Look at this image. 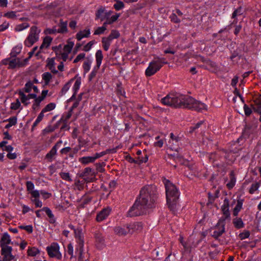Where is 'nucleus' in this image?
I'll return each mask as SVG.
<instances>
[{
	"label": "nucleus",
	"instance_id": "nucleus-2",
	"mask_svg": "<svg viewBox=\"0 0 261 261\" xmlns=\"http://www.w3.org/2000/svg\"><path fill=\"white\" fill-rule=\"evenodd\" d=\"M135 202H138L137 208L138 210H141L142 215L146 213L147 209L151 207L154 202V199L151 196L150 188H142L139 198Z\"/></svg>",
	"mask_w": 261,
	"mask_h": 261
},
{
	"label": "nucleus",
	"instance_id": "nucleus-36",
	"mask_svg": "<svg viewBox=\"0 0 261 261\" xmlns=\"http://www.w3.org/2000/svg\"><path fill=\"white\" fill-rule=\"evenodd\" d=\"M17 119L16 117H12L6 120L4 122L8 121L9 123L5 126L6 128H9L11 126L15 125L17 123Z\"/></svg>",
	"mask_w": 261,
	"mask_h": 261
},
{
	"label": "nucleus",
	"instance_id": "nucleus-23",
	"mask_svg": "<svg viewBox=\"0 0 261 261\" xmlns=\"http://www.w3.org/2000/svg\"><path fill=\"white\" fill-rule=\"evenodd\" d=\"M112 13H113V11L111 10H110L108 11L106 10L105 15L103 16V18L104 17V20L106 19V21H108L109 20L111 21V19H112V18H114V19H115V20H114L113 21V23L115 22L118 19V18L120 17V13H116L115 15L111 16V15H112Z\"/></svg>",
	"mask_w": 261,
	"mask_h": 261
},
{
	"label": "nucleus",
	"instance_id": "nucleus-37",
	"mask_svg": "<svg viewBox=\"0 0 261 261\" xmlns=\"http://www.w3.org/2000/svg\"><path fill=\"white\" fill-rule=\"evenodd\" d=\"M112 40L108 37H103L102 39V43L103 49L107 51L109 50Z\"/></svg>",
	"mask_w": 261,
	"mask_h": 261
},
{
	"label": "nucleus",
	"instance_id": "nucleus-59",
	"mask_svg": "<svg viewBox=\"0 0 261 261\" xmlns=\"http://www.w3.org/2000/svg\"><path fill=\"white\" fill-rule=\"evenodd\" d=\"M250 236V232L248 231H245L243 232L240 233L239 237L241 240H244L245 239H247Z\"/></svg>",
	"mask_w": 261,
	"mask_h": 261
},
{
	"label": "nucleus",
	"instance_id": "nucleus-31",
	"mask_svg": "<svg viewBox=\"0 0 261 261\" xmlns=\"http://www.w3.org/2000/svg\"><path fill=\"white\" fill-rule=\"evenodd\" d=\"M177 201V200L168 201L167 200V203L169 209L173 213L176 212L178 208V204Z\"/></svg>",
	"mask_w": 261,
	"mask_h": 261
},
{
	"label": "nucleus",
	"instance_id": "nucleus-48",
	"mask_svg": "<svg viewBox=\"0 0 261 261\" xmlns=\"http://www.w3.org/2000/svg\"><path fill=\"white\" fill-rule=\"evenodd\" d=\"M116 3L114 5V8L117 11L120 10L124 7L123 3L119 0H115Z\"/></svg>",
	"mask_w": 261,
	"mask_h": 261
},
{
	"label": "nucleus",
	"instance_id": "nucleus-18",
	"mask_svg": "<svg viewBox=\"0 0 261 261\" xmlns=\"http://www.w3.org/2000/svg\"><path fill=\"white\" fill-rule=\"evenodd\" d=\"M114 18H112L111 20H109L108 21H105L102 26L98 27L96 29L94 32V35H99L100 34H102L105 33V31L107 30V25L108 24H111L113 23V21L115 20Z\"/></svg>",
	"mask_w": 261,
	"mask_h": 261
},
{
	"label": "nucleus",
	"instance_id": "nucleus-17",
	"mask_svg": "<svg viewBox=\"0 0 261 261\" xmlns=\"http://www.w3.org/2000/svg\"><path fill=\"white\" fill-rule=\"evenodd\" d=\"M53 39L50 36H46L43 41V42L39 48V51L36 53V56H38L40 53L43 52L44 49L47 48L50 45Z\"/></svg>",
	"mask_w": 261,
	"mask_h": 261
},
{
	"label": "nucleus",
	"instance_id": "nucleus-43",
	"mask_svg": "<svg viewBox=\"0 0 261 261\" xmlns=\"http://www.w3.org/2000/svg\"><path fill=\"white\" fill-rule=\"evenodd\" d=\"M30 27V24L28 22H24L19 24L17 25L15 28V31L16 32L22 31Z\"/></svg>",
	"mask_w": 261,
	"mask_h": 261
},
{
	"label": "nucleus",
	"instance_id": "nucleus-39",
	"mask_svg": "<svg viewBox=\"0 0 261 261\" xmlns=\"http://www.w3.org/2000/svg\"><path fill=\"white\" fill-rule=\"evenodd\" d=\"M33 86L34 84L33 82L31 81H29L25 84L24 87L22 90H23L25 93H30L32 91Z\"/></svg>",
	"mask_w": 261,
	"mask_h": 261
},
{
	"label": "nucleus",
	"instance_id": "nucleus-20",
	"mask_svg": "<svg viewBox=\"0 0 261 261\" xmlns=\"http://www.w3.org/2000/svg\"><path fill=\"white\" fill-rule=\"evenodd\" d=\"M111 209L109 207L103 209L99 212L96 217V220L98 222H101L106 219L110 215Z\"/></svg>",
	"mask_w": 261,
	"mask_h": 261
},
{
	"label": "nucleus",
	"instance_id": "nucleus-44",
	"mask_svg": "<svg viewBox=\"0 0 261 261\" xmlns=\"http://www.w3.org/2000/svg\"><path fill=\"white\" fill-rule=\"evenodd\" d=\"M148 160V156L146 154L138 156L136 159L137 164L140 165L143 163H146Z\"/></svg>",
	"mask_w": 261,
	"mask_h": 261
},
{
	"label": "nucleus",
	"instance_id": "nucleus-41",
	"mask_svg": "<svg viewBox=\"0 0 261 261\" xmlns=\"http://www.w3.org/2000/svg\"><path fill=\"white\" fill-rule=\"evenodd\" d=\"M40 253V250L36 247L29 248L28 255L30 256H35Z\"/></svg>",
	"mask_w": 261,
	"mask_h": 261
},
{
	"label": "nucleus",
	"instance_id": "nucleus-40",
	"mask_svg": "<svg viewBox=\"0 0 261 261\" xmlns=\"http://www.w3.org/2000/svg\"><path fill=\"white\" fill-rule=\"evenodd\" d=\"M41 211H44L48 217L50 219V222L54 223L55 222L54 215L52 213L51 211L47 207H44Z\"/></svg>",
	"mask_w": 261,
	"mask_h": 261
},
{
	"label": "nucleus",
	"instance_id": "nucleus-32",
	"mask_svg": "<svg viewBox=\"0 0 261 261\" xmlns=\"http://www.w3.org/2000/svg\"><path fill=\"white\" fill-rule=\"evenodd\" d=\"M253 109L254 112L261 114V96L254 100Z\"/></svg>",
	"mask_w": 261,
	"mask_h": 261
},
{
	"label": "nucleus",
	"instance_id": "nucleus-24",
	"mask_svg": "<svg viewBox=\"0 0 261 261\" xmlns=\"http://www.w3.org/2000/svg\"><path fill=\"white\" fill-rule=\"evenodd\" d=\"M138 202H135L128 211V215L130 217H135L142 215L141 210H138L137 208Z\"/></svg>",
	"mask_w": 261,
	"mask_h": 261
},
{
	"label": "nucleus",
	"instance_id": "nucleus-7",
	"mask_svg": "<svg viewBox=\"0 0 261 261\" xmlns=\"http://www.w3.org/2000/svg\"><path fill=\"white\" fill-rule=\"evenodd\" d=\"M103 55L101 50H98L95 54L96 65L93 67L89 75V80L92 81L96 75L102 63Z\"/></svg>",
	"mask_w": 261,
	"mask_h": 261
},
{
	"label": "nucleus",
	"instance_id": "nucleus-52",
	"mask_svg": "<svg viewBox=\"0 0 261 261\" xmlns=\"http://www.w3.org/2000/svg\"><path fill=\"white\" fill-rule=\"evenodd\" d=\"M52 75L49 72H45L42 74V79L46 83H48Z\"/></svg>",
	"mask_w": 261,
	"mask_h": 261
},
{
	"label": "nucleus",
	"instance_id": "nucleus-10",
	"mask_svg": "<svg viewBox=\"0 0 261 261\" xmlns=\"http://www.w3.org/2000/svg\"><path fill=\"white\" fill-rule=\"evenodd\" d=\"M2 63L5 65H8V68L9 69L19 67L23 65L19 58L11 56L9 58L3 59L2 61Z\"/></svg>",
	"mask_w": 261,
	"mask_h": 261
},
{
	"label": "nucleus",
	"instance_id": "nucleus-14",
	"mask_svg": "<svg viewBox=\"0 0 261 261\" xmlns=\"http://www.w3.org/2000/svg\"><path fill=\"white\" fill-rule=\"evenodd\" d=\"M1 248L3 261H11L14 259V256L12 254V248L11 246Z\"/></svg>",
	"mask_w": 261,
	"mask_h": 261
},
{
	"label": "nucleus",
	"instance_id": "nucleus-51",
	"mask_svg": "<svg viewBox=\"0 0 261 261\" xmlns=\"http://www.w3.org/2000/svg\"><path fill=\"white\" fill-rule=\"evenodd\" d=\"M60 175L61 176V177L65 180H66V181H72V179L70 176V174L69 173H67V172H61L60 173Z\"/></svg>",
	"mask_w": 261,
	"mask_h": 261
},
{
	"label": "nucleus",
	"instance_id": "nucleus-33",
	"mask_svg": "<svg viewBox=\"0 0 261 261\" xmlns=\"http://www.w3.org/2000/svg\"><path fill=\"white\" fill-rule=\"evenodd\" d=\"M106 12V9L105 7H100L98 8L95 13V19H99L101 21L104 20V17L103 18L105 13Z\"/></svg>",
	"mask_w": 261,
	"mask_h": 261
},
{
	"label": "nucleus",
	"instance_id": "nucleus-6",
	"mask_svg": "<svg viewBox=\"0 0 261 261\" xmlns=\"http://www.w3.org/2000/svg\"><path fill=\"white\" fill-rule=\"evenodd\" d=\"M40 32L41 30L37 27H32L29 34L24 41V45L28 47L32 46L35 42L38 41Z\"/></svg>",
	"mask_w": 261,
	"mask_h": 261
},
{
	"label": "nucleus",
	"instance_id": "nucleus-22",
	"mask_svg": "<svg viewBox=\"0 0 261 261\" xmlns=\"http://www.w3.org/2000/svg\"><path fill=\"white\" fill-rule=\"evenodd\" d=\"M93 62V59L91 57H87L83 64L84 73H87L90 70Z\"/></svg>",
	"mask_w": 261,
	"mask_h": 261
},
{
	"label": "nucleus",
	"instance_id": "nucleus-53",
	"mask_svg": "<svg viewBox=\"0 0 261 261\" xmlns=\"http://www.w3.org/2000/svg\"><path fill=\"white\" fill-rule=\"evenodd\" d=\"M95 41H91L89 42H88L86 45H85L83 50L85 51H89L92 48L93 45L94 44Z\"/></svg>",
	"mask_w": 261,
	"mask_h": 261
},
{
	"label": "nucleus",
	"instance_id": "nucleus-13",
	"mask_svg": "<svg viewBox=\"0 0 261 261\" xmlns=\"http://www.w3.org/2000/svg\"><path fill=\"white\" fill-rule=\"evenodd\" d=\"M225 223L222 219H219L217 225L215 227V230L213 232V236L215 238H218L221 236L225 231Z\"/></svg>",
	"mask_w": 261,
	"mask_h": 261
},
{
	"label": "nucleus",
	"instance_id": "nucleus-64",
	"mask_svg": "<svg viewBox=\"0 0 261 261\" xmlns=\"http://www.w3.org/2000/svg\"><path fill=\"white\" fill-rule=\"evenodd\" d=\"M244 110L245 114L246 116H249L252 113V110L250 108L247 106L246 105L244 106Z\"/></svg>",
	"mask_w": 261,
	"mask_h": 261
},
{
	"label": "nucleus",
	"instance_id": "nucleus-21",
	"mask_svg": "<svg viewBox=\"0 0 261 261\" xmlns=\"http://www.w3.org/2000/svg\"><path fill=\"white\" fill-rule=\"evenodd\" d=\"M115 233L118 236H125L129 233L128 225L116 226L114 229Z\"/></svg>",
	"mask_w": 261,
	"mask_h": 261
},
{
	"label": "nucleus",
	"instance_id": "nucleus-11",
	"mask_svg": "<svg viewBox=\"0 0 261 261\" xmlns=\"http://www.w3.org/2000/svg\"><path fill=\"white\" fill-rule=\"evenodd\" d=\"M23 90H19L18 92L19 99L21 103L24 106H28L31 103L30 100L32 97H35V94L28 93L26 94Z\"/></svg>",
	"mask_w": 261,
	"mask_h": 261
},
{
	"label": "nucleus",
	"instance_id": "nucleus-47",
	"mask_svg": "<svg viewBox=\"0 0 261 261\" xmlns=\"http://www.w3.org/2000/svg\"><path fill=\"white\" fill-rule=\"evenodd\" d=\"M120 36V33L116 30H113L109 36L108 37L112 41L114 39H117Z\"/></svg>",
	"mask_w": 261,
	"mask_h": 261
},
{
	"label": "nucleus",
	"instance_id": "nucleus-35",
	"mask_svg": "<svg viewBox=\"0 0 261 261\" xmlns=\"http://www.w3.org/2000/svg\"><path fill=\"white\" fill-rule=\"evenodd\" d=\"M21 103L19 99L17 98L15 101L11 103L10 109L12 110H17L18 109L21 110L23 108Z\"/></svg>",
	"mask_w": 261,
	"mask_h": 261
},
{
	"label": "nucleus",
	"instance_id": "nucleus-57",
	"mask_svg": "<svg viewBox=\"0 0 261 261\" xmlns=\"http://www.w3.org/2000/svg\"><path fill=\"white\" fill-rule=\"evenodd\" d=\"M86 54L85 53H81L79 54L73 61V63H76L85 58Z\"/></svg>",
	"mask_w": 261,
	"mask_h": 261
},
{
	"label": "nucleus",
	"instance_id": "nucleus-26",
	"mask_svg": "<svg viewBox=\"0 0 261 261\" xmlns=\"http://www.w3.org/2000/svg\"><path fill=\"white\" fill-rule=\"evenodd\" d=\"M90 30L89 28L81 31L78 32L76 35V38L77 40L80 41L84 38H87L90 35Z\"/></svg>",
	"mask_w": 261,
	"mask_h": 261
},
{
	"label": "nucleus",
	"instance_id": "nucleus-55",
	"mask_svg": "<svg viewBox=\"0 0 261 261\" xmlns=\"http://www.w3.org/2000/svg\"><path fill=\"white\" fill-rule=\"evenodd\" d=\"M26 186L27 190L30 192V193H31V191L34 190L35 186L31 181H28L26 182Z\"/></svg>",
	"mask_w": 261,
	"mask_h": 261
},
{
	"label": "nucleus",
	"instance_id": "nucleus-49",
	"mask_svg": "<svg viewBox=\"0 0 261 261\" xmlns=\"http://www.w3.org/2000/svg\"><path fill=\"white\" fill-rule=\"evenodd\" d=\"M259 187L260 184L257 182L252 184L249 189V193L251 194L254 193L258 189Z\"/></svg>",
	"mask_w": 261,
	"mask_h": 261
},
{
	"label": "nucleus",
	"instance_id": "nucleus-8",
	"mask_svg": "<svg viewBox=\"0 0 261 261\" xmlns=\"http://www.w3.org/2000/svg\"><path fill=\"white\" fill-rule=\"evenodd\" d=\"M163 66L161 59L154 60L151 62L145 71L147 76H150L159 71Z\"/></svg>",
	"mask_w": 261,
	"mask_h": 261
},
{
	"label": "nucleus",
	"instance_id": "nucleus-3",
	"mask_svg": "<svg viewBox=\"0 0 261 261\" xmlns=\"http://www.w3.org/2000/svg\"><path fill=\"white\" fill-rule=\"evenodd\" d=\"M74 238L76 243V252H79V261H83L82 258L84 246V235L81 228H77L75 230Z\"/></svg>",
	"mask_w": 261,
	"mask_h": 261
},
{
	"label": "nucleus",
	"instance_id": "nucleus-16",
	"mask_svg": "<svg viewBox=\"0 0 261 261\" xmlns=\"http://www.w3.org/2000/svg\"><path fill=\"white\" fill-rule=\"evenodd\" d=\"M127 225L129 233L139 232L143 229V224L140 222H134Z\"/></svg>",
	"mask_w": 261,
	"mask_h": 261
},
{
	"label": "nucleus",
	"instance_id": "nucleus-9",
	"mask_svg": "<svg viewBox=\"0 0 261 261\" xmlns=\"http://www.w3.org/2000/svg\"><path fill=\"white\" fill-rule=\"evenodd\" d=\"M46 251L49 257L61 259L62 257V253L60 251V246L56 242L52 243L50 246L46 248Z\"/></svg>",
	"mask_w": 261,
	"mask_h": 261
},
{
	"label": "nucleus",
	"instance_id": "nucleus-30",
	"mask_svg": "<svg viewBox=\"0 0 261 261\" xmlns=\"http://www.w3.org/2000/svg\"><path fill=\"white\" fill-rule=\"evenodd\" d=\"M244 200L239 199L237 200V204L233 209V215L237 216L239 212L241 210L243 204Z\"/></svg>",
	"mask_w": 261,
	"mask_h": 261
},
{
	"label": "nucleus",
	"instance_id": "nucleus-58",
	"mask_svg": "<svg viewBox=\"0 0 261 261\" xmlns=\"http://www.w3.org/2000/svg\"><path fill=\"white\" fill-rule=\"evenodd\" d=\"M73 246L71 243H69L67 246L68 253L71 256V258L73 257Z\"/></svg>",
	"mask_w": 261,
	"mask_h": 261
},
{
	"label": "nucleus",
	"instance_id": "nucleus-27",
	"mask_svg": "<svg viewBox=\"0 0 261 261\" xmlns=\"http://www.w3.org/2000/svg\"><path fill=\"white\" fill-rule=\"evenodd\" d=\"M81 84V78L80 77L76 79L74 85L72 87V90L74 91V93L72 95V96L68 99V101H70L73 99V98H75V94L76 92L79 90L80 89V86Z\"/></svg>",
	"mask_w": 261,
	"mask_h": 261
},
{
	"label": "nucleus",
	"instance_id": "nucleus-15",
	"mask_svg": "<svg viewBox=\"0 0 261 261\" xmlns=\"http://www.w3.org/2000/svg\"><path fill=\"white\" fill-rule=\"evenodd\" d=\"M62 143V141L61 140L59 141L57 143L52 147L51 150L48 152L45 158L50 162H51L56 154H57V151L58 148L60 147V146Z\"/></svg>",
	"mask_w": 261,
	"mask_h": 261
},
{
	"label": "nucleus",
	"instance_id": "nucleus-62",
	"mask_svg": "<svg viewBox=\"0 0 261 261\" xmlns=\"http://www.w3.org/2000/svg\"><path fill=\"white\" fill-rule=\"evenodd\" d=\"M9 26V23L7 21H5L3 23L0 25V32H3L7 30Z\"/></svg>",
	"mask_w": 261,
	"mask_h": 261
},
{
	"label": "nucleus",
	"instance_id": "nucleus-63",
	"mask_svg": "<svg viewBox=\"0 0 261 261\" xmlns=\"http://www.w3.org/2000/svg\"><path fill=\"white\" fill-rule=\"evenodd\" d=\"M107 153V152L106 151H102L99 153H96L94 155H93V158H94V160L95 161L96 159L100 158L103 155H106Z\"/></svg>",
	"mask_w": 261,
	"mask_h": 261
},
{
	"label": "nucleus",
	"instance_id": "nucleus-45",
	"mask_svg": "<svg viewBox=\"0 0 261 261\" xmlns=\"http://www.w3.org/2000/svg\"><path fill=\"white\" fill-rule=\"evenodd\" d=\"M56 107V105L55 103L50 102L47 104L42 110L43 112L45 113L46 112H49L52 110H54Z\"/></svg>",
	"mask_w": 261,
	"mask_h": 261
},
{
	"label": "nucleus",
	"instance_id": "nucleus-60",
	"mask_svg": "<svg viewBox=\"0 0 261 261\" xmlns=\"http://www.w3.org/2000/svg\"><path fill=\"white\" fill-rule=\"evenodd\" d=\"M170 18L171 21L174 23H178L180 22V20L177 17L175 14H172L170 16Z\"/></svg>",
	"mask_w": 261,
	"mask_h": 261
},
{
	"label": "nucleus",
	"instance_id": "nucleus-38",
	"mask_svg": "<svg viewBox=\"0 0 261 261\" xmlns=\"http://www.w3.org/2000/svg\"><path fill=\"white\" fill-rule=\"evenodd\" d=\"M233 224L236 228L239 229L244 226V223L241 218H236L233 219Z\"/></svg>",
	"mask_w": 261,
	"mask_h": 261
},
{
	"label": "nucleus",
	"instance_id": "nucleus-25",
	"mask_svg": "<svg viewBox=\"0 0 261 261\" xmlns=\"http://www.w3.org/2000/svg\"><path fill=\"white\" fill-rule=\"evenodd\" d=\"M236 183V177L233 171H231L229 173V180L226 184V187L228 189H232Z\"/></svg>",
	"mask_w": 261,
	"mask_h": 261
},
{
	"label": "nucleus",
	"instance_id": "nucleus-54",
	"mask_svg": "<svg viewBox=\"0 0 261 261\" xmlns=\"http://www.w3.org/2000/svg\"><path fill=\"white\" fill-rule=\"evenodd\" d=\"M4 16L8 18L13 19L16 17V12L14 11L8 12L4 14Z\"/></svg>",
	"mask_w": 261,
	"mask_h": 261
},
{
	"label": "nucleus",
	"instance_id": "nucleus-1",
	"mask_svg": "<svg viewBox=\"0 0 261 261\" xmlns=\"http://www.w3.org/2000/svg\"><path fill=\"white\" fill-rule=\"evenodd\" d=\"M163 104L174 108H188L197 111L207 110V106L193 97L178 93H171L162 98Z\"/></svg>",
	"mask_w": 261,
	"mask_h": 261
},
{
	"label": "nucleus",
	"instance_id": "nucleus-12",
	"mask_svg": "<svg viewBox=\"0 0 261 261\" xmlns=\"http://www.w3.org/2000/svg\"><path fill=\"white\" fill-rule=\"evenodd\" d=\"M229 200L228 199L225 198L223 204L221 206V211L223 213V216L220 219H222L225 222L227 219L230 220V212L229 210Z\"/></svg>",
	"mask_w": 261,
	"mask_h": 261
},
{
	"label": "nucleus",
	"instance_id": "nucleus-5",
	"mask_svg": "<svg viewBox=\"0 0 261 261\" xmlns=\"http://www.w3.org/2000/svg\"><path fill=\"white\" fill-rule=\"evenodd\" d=\"M74 42L71 39H68L67 44L64 46L63 49H58L56 51V56L60 59L66 61L68 59L69 54L71 53Z\"/></svg>",
	"mask_w": 261,
	"mask_h": 261
},
{
	"label": "nucleus",
	"instance_id": "nucleus-29",
	"mask_svg": "<svg viewBox=\"0 0 261 261\" xmlns=\"http://www.w3.org/2000/svg\"><path fill=\"white\" fill-rule=\"evenodd\" d=\"M67 32V22L61 20L58 29V33H65Z\"/></svg>",
	"mask_w": 261,
	"mask_h": 261
},
{
	"label": "nucleus",
	"instance_id": "nucleus-50",
	"mask_svg": "<svg viewBox=\"0 0 261 261\" xmlns=\"http://www.w3.org/2000/svg\"><path fill=\"white\" fill-rule=\"evenodd\" d=\"M18 227L23 230H25L27 231L28 233H32L33 231V227L32 225H21L18 226Z\"/></svg>",
	"mask_w": 261,
	"mask_h": 261
},
{
	"label": "nucleus",
	"instance_id": "nucleus-34",
	"mask_svg": "<svg viewBox=\"0 0 261 261\" xmlns=\"http://www.w3.org/2000/svg\"><path fill=\"white\" fill-rule=\"evenodd\" d=\"M79 162L84 165H87L90 163H93L94 162V158L93 156H83L82 158H80L79 160Z\"/></svg>",
	"mask_w": 261,
	"mask_h": 261
},
{
	"label": "nucleus",
	"instance_id": "nucleus-19",
	"mask_svg": "<svg viewBox=\"0 0 261 261\" xmlns=\"http://www.w3.org/2000/svg\"><path fill=\"white\" fill-rule=\"evenodd\" d=\"M11 243V240L10 235L8 232H5L0 240V246L1 248L10 247L8 245Z\"/></svg>",
	"mask_w": 261,
	"mask_h": 261
},
{
	"label": "nucleus",
	"instance_id": "nucleus-4",
	"mask_svg": "<svg viewBox=\"0 0 261 261\" xmlns=\"http://www.w3.org/2000/svg\"><path fill=\"white\" fill-rule=\"evenodd\" d=\"M164 185L166 188L167 200L168 201L178 200L179 193L176 186L167 179H165Z\"/></svg>",
	"mask_w": 261,
	"mask_h": 261
},
{
	"label": "nucleus",
	"instance_id": "nucleus-42",
	"mask_svg": "<svg viewBox=\"0 0 261 261\" xmlns=\"http://www.w3.org/2000/svg\"><path fill=\"white\" fill-rule=\"evenodd\" d=\"M22 49V46L21 45H17L13 48L10 53V56L16 57L17 55H18Z\"/></svg>",
	"mask_w": 261,
	"mask_h": 261
},
{
	"label": "nucleus",
	"instance_id": "nucleus-46",
	"mask_svg": "<svg viewBox=\"0 0 261 261\" xmlns=\"http://www.w3.org/2000/svg\"><path fill=\"white\" fill-rule=\"evenodd\" d=\"M73 80L74 79H72L68 82H67L64 85L61 90L62 94H65L69 90Z\"/></svg>",
	"mask_w": 261,
	"mask_h": 261
},
{
	"label": "nucleus",
	"instance_id": "nucleus-61",
	"mask_svg": "<svg viewBox=\"0 0 261 261\" xmlns=\"http://www.w3.org/2000/svg\"><path fill=\"white\" fill-rule=\"evenodd\" d=\"M32 197L34 198V199L39 198L40 195L41 194L40 192L38 190H34L31 192L30 193Z\"/></svg>",
	"mask_w": 261,
	"mask_h": 261
},
{
	"label": "nucleus",
	"instance_id": "nucleus-56",
	"mask_svg": "<svg viewBox=\"0 0 261 261\" xmlns=\"http://www.w3.org/2000/svg\"><path fill=\"white\" fill-rule=\"evenodd\" d=\"M243 14L242 9L241 7H239L237 9L235 10L232 13V18H234L237 16L241 15Z\"/></svg>",
	"mask_w": 261,
	"mask_h": 261
},
{
	"label": "nucleus",
	"instance_id": "nucleus-28",
	"mask_svg": "<svg viewBox=\"0 0 261 261\" xmlns=\"http://www.w3.org/2000/svg\"><path fill=\"white\" fill-rule=\"evenodd\" d=\"M35 97H32V99H34L32 108L34 110L38 109L39 108L41 102L43 100L40 96H37L36 94H35Z\"/></svg>",
	"mask_w": 261,
	"mask_h": 261
}]
</instances>
